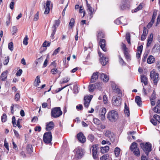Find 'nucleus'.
<instances>
[{"instance_id":"obj_1","label":"nucleus","mask_w":160,"mask_h":160,"mask_svg":"<svg viewBox=\"0 0 160 160\" xmlns=\"http://www.w3.org/2000/svg\"><path fill=\"white\" fill-rule=\"evenodd\" d=\"M62 113L60 108L56 107L52 108L51 111V116L52 117L56 118L60 117Z\"/></svg>"},{"instance_id":"obj_2","label":"nucleus","mask_w":160,"mask_h":160,"mask_svg":"<svg viewBox=\"0 0 160 160\" xmlns=\"http://www.w3.org/2000/svg\"><path fill=\"white\" fill-rule=\"evenodd\" d=\"M108 118L110 122H115L116 121L118 118V114L117 112L114 110L110 111L108 113Z\"/></svg>"},{"instance_id":"obj_3","label":"nucleus","mask_w":160,"mask_h":160,"mask_svg":"<svg viewBox=\"0 0 160 160\" xmlns=\"http://www.w3.org/2000/svg\"><path fill=\"white\" fill-rule=\"evenodd\" d=\"M140 146L147 155L148 156L149 152L152 150L151 144L149 142H146L145 143H140Z\"/></svg>"},{"instance_id":"obj_4","label":"nucleus","mask_w":160,"mask_h":160,"mask_svg":"<svg viewBox=\"0 0 160 160\" xmlns=\"http://www.w3.org/2000/svg\"><path fill=\"white\" fill-rule=\"evenodd\" d=\"M150 77L151 79L153 81L154 84L156 85L158 81L159 80L158 77V74L154 69L152 70L150 73Z\"/></svg>"},{"instance_id":"obj_5","label":"nucleus","mask_w":160,"mask_h":160,"mask_svg":"<svg viewBox=\"0 0 160 160\" xmlns=\"http://www.w3.org/2000/svg\"><path fill=\"white\" fill-rule=\"evenodd\" d=\"M52 140L51 132L50 131L45 132L43 135V140L46 143H50Z\"/></svg>"},{"instance_id":"obj_6","label":"nucleus","mask_w":160,"mask_h":160,"mask_svg":"<svg viewBox=\"0 0 160 160\" xmlns=\"http://www.w3.org/2000/svg\"><path fill=\"white\" fill-rule=\"evenodd\" d=\"M137 146L138 144L136 143L133 142L130 147V149L133 152L134 155L137 156H139L140 152Z\"/></svg>"},{"instance_id":"obj_7","label":"nucleus","mask_w":160,"mask_h":160,"mask_svg":"<svg viewBox=\"0 0 160 160\" xmlns=\"http://www.w3.org/2000/svg\"><path fill=\"white\" fill-rule=\"evenodd\" d=\"M121 99L120 97L115 96L112 98V103L115 106H118L120 105Z\"/></svg>"},{"instance_id":"obj_8","label":"nucleus","mask_w":160,"mask_h":160,"mask_svg":"<svg viewBox=\"0 0 160 160\" xmlns=\"http://www.w3.org/2000/svg\"><path fill=\"white\" fill-rule=\"evenodd\" d=\"M98 54L100 57V61L102 66L105 65L108 62V58L104 57L102 53L98 51Z\"/></svg>"},{"instance_id":"obj_9","label":"nucleus","mask_w":160,"mask_h":160,"mask_svg":"<svg viewBox=\"0 0 160 160\" xmlns=\"http://www.w3.org/2000/svg\"><path fill=\"white\" fill-rule=\"evenodd\" d=\"M60 24V21L59 20H55V23L53 24V26L52 27V32L51 35V37L53 39L54 38V36L55 33L56 29L59 26Z\"/></svg>"},{"instance_id":"obj_10","label":"nucleus","mask_w":160,"mask_h":160,"mask_svg":"<svg viewBox=\"0 0 160 160\" xmlns=\"http://www.w3.org/2000/svg\"><path fill=\"white\" fill-rule=\"evenodd\" d=\"M104 135L108 138L111 142H113L115 140V135L114 134L109 130H106L105 132Z\"/></svg>"},{"instance_id":"obj_11","label":"nucleus","mask_w":160,"mask_h":160,"mask_svg":"<svg viewBox=\"0 0 160 160\" xmlns=\"http://www.w3.org/2000/svg\"><path fill=\"white\" fill-rule=\"evenodd\" d=\"M51 2L49 0H47L46 3H44L43 6L44 9H45L44 12V14H47L50 11V5L51 4Z\"/></svg>"},{"instance_id":"obj_12","label":"nucleus","mask_w":160,"mask_h":160,"mask_svg":"<svg viewBox=\"0 0 160 160\" xmlns=\"http://www.w3.org/2000/svg\"><path fill=\"white\" fill-rule=\"evenodd\" d=\"M92 98V95L84 97V105L85 108L88 107Z\"/></svg>"},{"instance_id":"obj_13","label":"nucleus","mask_w":160,"mask_h":160,"mask_svg":"<svg viewBox=\"0 0 160 160\" xmlns=\"http://www.w3.org/2000/svg\"><path fill=\"white\" fill-rule=\"evenodd\" d=\"M129 2L128 0H123L122 2V4L120 6L121 10H124L129 8Z\"/></svg>"},{"instance_id":"obj_14","label":"nucleus","mask_w":160,"mask_h":160,"mask_svg":"<svg viewBox=\"0 0 160 160\" xmlns=\"http://www.w3.org/2000/svg\"><path fill=\"white\" fill-rule=\"evenodd\" d=\"M75 151L76 152L75 156L78 159L81 158L83 155V150L79 148L76 149Z\"/></svg>"},{"instance_id":"obj_15","label":"nucleus","mask_w":160,"mask_h":160,"mask_svg":"<svg viewBox=\"0 0 160 160\" xmlns=\"http://www.w3.org/2000/svg\"><path fill=\"white\" fill-rule=\"evenodd\" d=\"M77 137L78 141L84 143L86 142V138L82 133H78L77 135Z\"/></svg>"},{"instance_id":"obj_16","label":"nucleus","mask_w":160,"mask_h":160,"mask_svg":"<svg viewBox=\"0 0 160 160\" xmlns=\"http://www.w3.org/2000/svg\"><path fill=\"white\" fill-rule=\"evenodd\" d=\"M106 112V110L105 108L102 109L100 110L99 117L102 120H104L105 119V114Z\"/></svg>"},{"instance_id":"obj_17","label":"nucleus","mask_w":160,"mask_h":160,"mask_svg":"<svg viewBox=\"0 0 160 160\" xmlns=\"http://www.w3.org/2000/svg\"><path fill=\"white\" fill-rule=\"evenodd\" d=\"M92 154L94 158L96 157V155L98 152V147L97 145H93L92 146Z\"/></svg>"},{"instance_id":"obj_18","label":"nucleus","mask_w":160,"mask_h":160,"mask_svg":"<svg viewBox=\"0 0 160 160\" xmlns=\"http://www.w3.org/2000/svg\"><path fill=\"white\" fill-rule=\"evenodd\" d=\"M54 123L52 121H51L46 124V129L47 131H50L54 128Z\"/></svg>"},{"instance_id":"obj_19","label":"nucleus","mask_w":160,"mask_h":160,"mask_svg":"<svg viewBox=\"0 0 160 160\" xmlns=\"http://www.w3.org/2000/svg\"><path fill=\"white\" fill-rule=\"evenodd\" d=\"M155 112L160 113V100H158L157 102V105L153 108Z\"/></svg>"},{"instance_id":"obj_20","label":"nucleus","mask_w":160,"mask_h":160,"mask_svg":"<svg viewBox=\"0 0 160 160\" xmlns=\"http://www.w3.org/2000/svg\"><path fill=\"white\" fill-rule=\"evenodd\" d=\"M100 46L102 50L104 52L106 51L105 48V40L104 39H101L99 42Z\"/></svg>"},{"instance_id":"obj_21","label":"nucleus","mask_w":160,"mask_h":160,"mask_svg":"<svg viewBox=\"0 0 160 160\" xmlns=\"http://www.w3.org/2000/svg\"><path fill=\"white\" fill-rule=\"evenodd\" d=\"M98 72H95L93 73L91 78V82L93 83L95 82L98 79Z\"/></svg>"},{"instance_id":"obj_22","label":"nucleus","mask_w":160,"mask_h":160,"mask_svg":"<svg viewBox=\"0 0 160 160\" xmlns=\"http://www.w3.org/2000/svg\"><path fill=\"white\" fill-rule=\"evenodd\" d=\"M8 72V71L6 70L2 73L0 76V79L1 80L5 81L7 79Z\"/></svg>"},{"instance_id":"obj_23","label":"nucleus","mask_w":160,"mask_h":160,"mask_svg":"<svg viewBox=\"0 0 160 160\" xmlns=\"http://www.w3.org/2000/svg\"><path fill=\"white\" fill-rule=\"evenodd\" d=\"M101 78L104 82H107L109 80V78L107 75L103 73H101Z\"/></svg>"},{"instance_id":"obj_24","label":"nucleus","mask_w":160,"mask_h":160,"mask_svg":"<svg viewBox=\"0 0 160 160\" xmlns=\"http://www.w3.org/2000/svg\"><path fill=\"white\" fill-rule=\"evenodd\" d=\"M153 34L151 33L150 36L148 38V42L147 44V47H149L152 43V42L153 40Z\"/></svg>"},{"instance_id":"obj_25","label":"nucleus","mask_w":160,"mask_h":160,"mask_svg":"<svg viewBox=\"0 0 160 160\" xmlns=\"http://www.w3.org/2000/svg\"><path fill=\"white\" fill-rule=\"evenodd\" d=\"M141 82L144 83L145 85H147L148 83V78L145 75H141Z\"/></svg>"},{"instance_id":"obj_26","label":"nucleus","mask_w":160,"mask_h":160,"mask_svg":"<svg viewBox=\"0 0 160 160\" xmlns=\"http://www.w3.org/2000/svg\"><path fill=\"white\" fill-rule=\"evenodd\" d=\"M155 58L152 55L149 56L147 58V62L148 64H151L154 62Z\"/></svg>"},{"instance_id":"obj_27","label":"nucleus","mask_w":160,"mask_h":160,"mask_svg":"<svg viewBox=\"0 0 160 160\" xmlns=\"http://www.w3.org/2000/svg\"><path fill=\"white\" fill-rule=\"evenodd\" d=\"M40 82V81L39 76H37L34 82V86L35 87H38L39 85V84Z\"/></svg>"},{"instance_id":"obj_28","label":"nucleus","mask_w":160,"mask_h":160,"mask_svg":"<svg viewBox=\"0 0 160 160\" xmlns=\"http://www.w3.org/2000/svg\"><path fill=\"white\" fill-rule=\"evenodd\" d=\"M109 147L108 146H106L101 148V151L102 153H104L107 152L109 150Z\"/></svg>"},{"instance_id":"obj_29","label":"nucleus","mask_w":160,"mask_h":160,"mask_svg":"<svg viewBox=\"0 0 160 160\" xmlns=\"http://www.w3.org/2000/svg\"><path fill=\"white\" fill-rule=\"evenodd\" d=\"M135 101L137 105L138 106H140L142 104V101L141 98L139 96H136L135 98Z\"/></svg>"},{"instance_id":"obj_30","label":"nucleus","mask_w":160,"mask_h":160,"mask_svg":"<svg viewBox=\"0 0 160 160\" xmlns=\"http://www.w3.org/2000/svg\"><path fill=\"white\" fill-rule=\"evenodd\" d=\"M124 112L126 115L128 117L129 116L130 113L129 108L127 107L126 103H125V109Z\"/></svg>"},{"instance_id":"obj_31","label":"nucleus","mask_w":160,"mask_h":160,"mask_svg":"<svg viewBox=\"0 0 160 160\" xmlns=\"http://www.w3.org/2000/svg\"><path fill=\"white\" fill-rule=\"evenodd\" d=\"M112 88L114 90V91L118 94H120V90L117 86H116L115 85H113L112 86Z\"/></svg>"},{"instance_id":"obj_32","label":"nucleus","mask_w":160,"mask_h":160,"mask_svg":"<svg viewBox=\"0 0 160 160\" xmlns=\"http://www.w3.org/2000/svg\"><path fill=\"white\" fill-rule=\"evenodd\" d=\"M96 88V86L95 85L92 84L89 85V90L90 92H93Z\"/></svg>"},{"instance_id":"obj_33","label":"nucleus","mask_w":160,"mask_h":160,"mask_svg":"<svg viewBox=\"0 0 160 160\" xmlns=\"http://www.w3.org/2000/svg\"><path fill=\"white\" fill-rule=\"evenodd\" d=\"M86 3L87 4V6L88 8V10L89 12H90V15H92V7H91L90 6V5L89 4H88V1L87 0Z\"/></svg>"},{"instance_id":"obj_34","label":"nucleus","mask_w":160,"mask_h":160,"mask_svg":"<svg viewBox=\"0 0 160 160\" xmlns=\"http://www.w3.org/2000/svg\"><path fill=\"white\" fill-rule=\"evenodd\" d=\"M126 39L127 40V41L128 43L129 44H131L130 35L129 33L128 32L126 33Z\"/></svg>"},{"instance_id":"obj_35","label":"nucleus","mask_w":160,"mask_h":160,"mask_svg":"<svg viewBox=\"0 0 160 160\" xmlns=\"http://www.w3.org/2000/svg\"><path fill=\"white\" fill-rule=\"evenodd\" d=\"M143 4L142 3H141L139 5L134 9V12H138V11L141 9L143 7Z\"/></svg>"},{"instance_id":"obj_36","label":"nucleus","mask_w":160,"mask_h":160,"mask_svg":"<svg viewBox=\"0 0 160 160\" xmlns=\"http://www.w3.org/2000/svg\"><path fill=\"white\" fill-rule=\"evenodd\" d=\"M120 149L118 148H116L114 150V153L116 157L118 156L120 154Z\"/></svg>"},{"instance_id":"obj_37","label":"nucleus","mask_w":160,"mask_h":160,"mask_svg":"<svg viewBox=\"0 0 160 160\" xmlns=\"http://www.w3.org/2000/svg\"><path fill=\"white\" fill-rule=\"evenodd\" d=\"M27 150L28 152L31 153L32 152V147L31 145H28L27 147Z\"/></svg>"},{"instance_id":"obj_38","label":"nucleus","mask_w":160,"mask_h":160,"mask_svg":"<svg viewBox=\"0 0 160 160\" xmlns=\"http://www.w3.org/2000/svg\"><path fill=\"white\" fill-rule=\"evenodd\" d=\"M73 91L74 93H77L78 92V85L75 84L74 85Z\"/></svg>"},{"instance_id":"obj_39","label":"nucleus","mask_w":160,"mask_h":160,"mask_svg":"<svg viewBox=\"0 0 160 160\" xmlns=\"http://www.w3.org/2000/svg\"><path fill=\"white\" fill-rule=\"evenodd\" d=\"M43 57L42 56L40 58L37 59L35 61V63L36 65H37L38 62H41L43 60Z\"/></svg>"},{"instance_id":"obj_40","label":"nucleus","mask_w":160,"mask_h":160,"mask_svg":"<svg viewBox=\"0 0 160 160\" xmlns=\"http://www.w3.org/2000/svg\"><path fill=\"white\" fill-rule=\"evenodd\" d=\"M109 157V155L108 154L103 155L100 158V160H106L108 159Z\"/></svg>"},{"instance_id":"obj_41","label":"nucleus","mask_w":160,"mask_h":160,"mask_svg":"<svg viewBox=\"0 0 160 160\" xmlns=\"http://www.w3.org/2000/svg\"><path fill=\"white\" fill-rule=\"evenodd\" d=\"M28 36L27 35H26L24 39H23V44L25 45H27L28 43Z\"/></svg>"},{"instance_id":"obj_42","label":"nucleus","mask_w":160,"mask_h":160,"mask_svg":"<svg viewBox=\"0 0 160 160\" xmlns=\"http://www.w3.org/2000/svg\"><path fill=\"white\" fill-rule=\"evenodd\" d=\"M9 60V58L8 56L5 58V60L3 62L4 65H7L8 64Z\"/></svg>"},{"instance_id":"obj_43","label":"nucleus","mask_w":160,"mask_h":160,"mask_svg":"<svg viewBox=\"0 0 160 160\" xmlns=\"http://www.w3.org/2000/svg\"><path fill=\"white\" fill-rule=\"evenodd\" d=\"M8 48L11 51H12L13 50V43L12 42H11L8 44Z\"/></svg>"},{"instance_id":"obj_44","label":"nucleus","mask_w":160,"mask_h":160,"mask_svg":"<svg viewBox=\"0 0 160 160\" xmlns=\"http://www.w3.org/2000/svg\"><path fill=\"white\" fill-rule=\"evenodd\" d=\"M157 12L155 11H154L153 12L152 16V18L151 21L152 22H154V20L156 18V16H157Z\"/></svg>"},{"instance_id":"obj_45","label":"nucleus","mask_w":160,"mask_h":160,"mask_svg":"<svg viewBox=\"0 0 160 160\" xmlns=\"http://www.w3.org/2000/svg\"><path fill=\"white\" fill-rule=\"evenodd\" d=\"M75 20L73 18L71 19L70 21L69 24V26L71 27H73L74 24Z\"/></svg>"},{"instance_id":"obj_46","label":"nucleus","mask_w":160,"mask_h":160,"mask_svg":"<svg viewBox=\"0 0 160 160\" xmlns=\"http://www.w3.org/2000/svg\"><path fill=\"white\" fill-rule=\"evenodd\" d=\"M7 115L6 114L4 113L3 114L1 117L2 121V122H5L7 120Z\"/></svg>"},{"instance_id":"obj_47","label":"nucleus","mask_w":160,"mask_h":160,"mask_svg":"<svg viewBox=\"0 0 160 160\" xmlns=\"http://www.w3.org/2000/svg\"><path fill=\"white\" fill-rule=\"evenodd\" d=\"M88 139L91 142H92L94 139V137L92 134H89L88 136Z\"/></svg>"},{"instance_id":"obj_48","label":"nucleus","mask_w":160,"mask_h":160,"mask_svg":"<svg viewBox=\"0 0 160 160\" xmlns=\"http://www.w3.org/2000/svg\"><path fill=\"white\" fill-rule=\"evenodd\" d=\"M16 119L14 116H13L12 118V123L14 127H17V124L16 122Z\"/></svg>"},{"instance_id":"obj_49","label":"nucleus","mask_w":160,"mask_h":160,"mask_svg":"<svg viewBox=\"0 0 160 160\" xmlns=\"http://www.w3.org/2000/svg\"><path fill=\"white\" fill-rule=\"evenodd\" d=\"M94 123L96 125H99L101 123L100 121L97 118H95L93 119Z\"/></svg>"},{"instance_id":"obj_50","label":"nucleus","mask_w":160,"mask_h":160,"mask_svg":"<svg viewBox=\"0 0 160 160\" xmlns=\"http://www.w3.org/2000/svg\"><path fill=\"white\" fill-rule=\"evenodd\" d=\"M18 29L15 26H14L12 27V34L14 35L16 33Z\"/></svg>"},{"instance_id":"obj_51","label":"nucleus","mask_w":160,"mask_h":160,"mask_svg":"<svg viewBox=\"0 0 160 160\" xmlns=\"http://www.w3.org/2000/svg\"><path fill=\"white\" fill-rule=\"evenodd\" d=\"M148 53H145L144 54L142 59V62H145L146 59L147 58L148 56Z\"/></svg>"},{"instance_id":"obj_52","label":"nucleus","mask_w":160,"mask_h":160,"mask_svg":"<svg viewBox=\"0 0 160 160\" xmlns=\"http://www.w3.org/2000/svg\"><path fill=\"white\" fill-rule=\"evenodd\" d=\"M153 118L158 121L159 122H160V116L157 115L155 114L153 116Z\"/></svg>"},{"instance_id":"obj_53","label":"nucleus","mask_w":160,"mask_h":160,"mask_svg":"<svg viewBox=\"0 0 160 160\" xmlns=\"http://www.w3.org/2000/svg\"><path fill=\"white\" fill-rule=\"evenodd\" d=\"M119 63L122 65H125V63L120 56H119Z\"/></svg>"},{"instance_id":"obj_54","label":"nucleus","mask_w":160,"mask_h":160,"mask_svg":"<svg viewBox=\"0 0 160 160\" xmlns=\"http://www.w3.org/2000/svg\"><path fill=\"white\" fill-rule=\"evenodd\" d=\"M97 37L98 38H104V35L102 32H99L98 33Z\"/></svg>"},{"instance_id":"obj_55","label":"nucleus","mask_w":160,"mask_h":160,"mask_svg":"<svg viewBox=\"0 0 160 160\" xmlns=\"http://www.w3.org/2000/svg\"><path fill=\"white\" fill-rule=\"evenodd\" d=\"M58 70L56 68L52 69L51 70V73L53 74H55L58 73Z\"/></svg>"},{"instance_id":"obj_56","label":"nucleus","mask_w":160,"mask_h":160,"mask_svg":"<svg viewBox=\"0 0 160 160\" xmlns=\"http://www.w3.org/2000/svg\"><path fill=\"white\" fill-rule=\"evenodd\" d=\"M20 98V94L17 93L16 94L15 96V100L16 101H18Z\"/></svg>"},{"instance_id":"obj_57","label":"nucleus","mask_w":160,"mask_h":160,"mask_svg":"<svg viewBox=\"0 0 160 160\" xmlns=\"http://www.w3.org/2000/svg\"><path fill=\"white\" fill-rule=\"evenodd\" d=\"M70 79L68 77H66L63 78V80L62 82L61 83H66L68 82L70 80Z\"/></svg>"},{"instance_id":"obj_58","label":"nucleus","mask_w":160,"mask_h":160,"mask_svg":"<svg viewBox=\"0 0 160 160\" xmlns=\"http://www.w3.org/2000/svg\"><path fill=\"white\" fill-rule=\"evenodd\" d=\"M60 47H58V48L55 49L53 52L52 55H54L57 54L60 51Z\"/></svg>"},{"instance_id":"obj_59","label":"nucleus","mask_w":160,"mask_h":160,"mask_svg":"<svg viewBox=\"0 0 160 160\" xmlns=\"http://www.w3.org/2000/svg\"><path fill=\"white\" fill-rule=\"evenodd\" d=\"M143 46L142 45L138 47V52H139L140 53H141L142 50Z\"/></svg>"},{"instance_id":"obj_60","label":"nucleus","mask_w":160,"mask_h":160,"mask_svg":"<svg viewBox=\"0 0 160 160\" xmlns=\"http://www.w3.org/2000/svg\"><path fill=\"white\" fill-rule=\"evenodd\" d=\"M22 72V70L21 69H20L16 73V75L17 76H20L21 75Z\"/></svg>"},{"instance_id":"obj_61","label":"nucleus","mask_w":160,"mask_h":160,"mask_svg":"<svg viewBox=\"0 0 160 160\" xmlns=\"http://www.w3.org/2000/svg\"><path fill=\"white\" fill-rule=\"evenodd\" d=\"M148 32V30L145 27L143 28V31L142 34L145 35H147Z\"/></svg>"},{"instance_id":"obj_62","label":"nucleus","mask_w":160,"mask_h":160,"mask_svg":"<svg viewBox=\"0 0 160 160\" xmlns=\"http://www.w3.org/2000/svg\"><path fill=\"white\" fill-rule=\"evenodd\" d=\"M39 13L38 12H37L36 14L34 16V18L33 20L34 21H37L39 18Z\"/></svg>"},{"instance_id":"obj_63","label":"nucleus","mask_w":160,"mask_h":160,"mask_svg":"<svg viewBox=\"0 0 160 160\" xmlns=\"http://www.w3.org/2000/svg\"><path fill=\"white\" fill-rule=\"evenodd\" d=\"M103 99L104 103L105 104H106L108 102L107 98L106 95H104L103 97Z\"/></svg>"},{"instance_id":"obj_64","label":"nucleus","mask_w":160,"mask_h":160,"mask_svg":"<svg viewBox=\"0 0 160 160\" xmlns=\"http://www.w3.org/2000/svg\"><path fill=\"white\" fill-rule=\"evenodd\" d=\"M34 130L35 131L40 132L41 131V127L40 126H36Z\"/></svg>"}]
</instances>
